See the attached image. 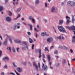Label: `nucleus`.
Segmentation results:
<instances>
[{
	"label": "nucleus",
	"instance_id": "41",
	"mask_svg": "<svg viewBox=\"0 0 75 75\" xmlns=\"http://www.w3.org/2000/svg\"><path fill=\"white\" fill-rule=\"evenodd\" d=\"M1 55H2V51L0 50V57L1 56Z\"/></svg>",
	"mask_w": 75,
	"mask_h": 75
},
{
	"label": "nucleus",
	"instance_id": "24",
	"mask_svg": "<svg viewBox=\"0 0 75 75\" xmlns=\"http://www.w3.org/2000/svg\"><path fill=\"white\" fill-rule=\"evenodd\" d=\"M3 10V7L0 5V11H1Z\"/></svg>",
	"mask_w": 75,
	"mask_h": 75
},
{
	"label": "nucleus",
	"instance_id": "10",
	"mask_svg": "<svg viewBox=\"0 0 75 75\" xmlns=\"http://www.w3.org/2000/svg\"><path fill=\"white\" fill-rule=\"evenodd\" d=\"M16 70L18 72H22V68H20V67H18L16 69Z\"/></svg>",
	"mask_w": 75,
	"mask_h": 75
},
{
	"label": "nucleus",
	"instance_id": "29",
	"mask_svg": "<svg viewBox=\"0 0 75 75\" xmlns=\"http://www.w3.org/2000/svg\"><path fill=\"white\" fill-rule=\"evenodd\" d=\"M21 8H19V9H18L16 11V12H17V13L19 12V11H21Z\"/></svg>",
	"mask_w": 75,
	"mask_h": 75
},
{
	"label": "nucleus",
	"instance_id": "18",
	"mask_svg": "<svg viewBox=\"0 0 75 75\" xmlns=\"http://www.w3.org/2000/svg\"><path fill=\"white\" fill-rule=\"evenodd\" d=\"M70 6H75V3L73 1H71V4Z\"/></svg>",
	"mask_w": 75,
	"mask_h": 75
},
{
	"label": "nucleus",
	"instance_id": "26",
	"mask_svg": "<svg viewBox=\"0 0 75 75\" xmlns=\"http://www.w3.org/2000/svg\"><path fill=\"white\" fill-rule=\"evenodd\" d=\"M66 60H65V59H64L63 60V65H64V64H65L66 63Z\"/></svg>",
	"mask_w": 75,
	"mask_h": 75
},
{
	"label": "nucleus",
	"instance_id": "54",
	"mask_svg": "<svg viewBox=\"0 0 75 75\" xmlns=\"http://www.w3.org/2000/svg\"><path fill=\"white\" fill-rule=\"evenodd\" d=\"M19 50V48L18 47L16 49V50L18 52V51H19V50Z\"/></svg>",
	"mask_w": 75,
	"mask_h": 75
},
{
	"label": "nucleus",
	"instance_id": "34",
	"mask_svg": "<svg viewBox=\"0 0 75 75\" xmlns=\"http://www.w3.org/2000/svg\"><path fill=\"white\" fill-rule=\"evenodd\" d=\"M23 44H25V45H27V42H23Z\"/></svg>",
	"mask_w": 75,
	"mask_h": 75
},
{
	"label": "nucleus",
	"instance_id": "46",
	"mask_svg": "<svg viewBox=\"0 0 75 75\" xmlns=\"http://www.w3.org/2000/svg\"><path fill=\"white\" fill-rule=\"evenodd\" d=\"M56 66L57 67H58V66H59V64L58 63V64H56Z\"/></svg>",
	"mask_w": 75,
	"mask_h": 75
},
{
	"label": "nucleus",
	"instance_id": "4",
	"mask_svg": "<svg viewBox=\"0 0 75 75\" xmlns=\"http://www.w3.org/2000/svg\"><path fill=\"white\" fill-rule=\"evenodd\" d=\"M41 35L42 36H43V37H44V36H49L50 35L48 34H47V33L46 32H42L41 33Z\"/></svg>",
	"mask_w": 75,
	"mask_h": 75
},
{
	"label": "nucleus",
	"instance_id": "12",
	"mask_svg": "<svg viewBox=\"0 0 75 75\" xmlns=\"http://www.w3.org/2000/svg\"><path fill=\"white\" fill-rule=\"evenodd\" d=\"M11 20V18L9 17H7L6 18V21L8 22H10Z\"/></svg>",
	"mask_w": 75,
	"mask_h": 75
},
{
	"label": "nucleus",
	"instance_id": "50",
	"mask_svg": "<svg viewBox=\"0 0 75 75\" xmlns=\"http://www.w3.org/2000/svg\"><path fill=\"white\" fill-rule=\"evenodd\" d=\"M27 34L28 35H31V33L30 32H28Z\"/></svg>",
	"mask_w": 75,
	"mask_h": 75
},
{
	"label": "nucleus",
	"instance_id": "13",
	"mask_svg": "<svg viewBox=\"0 0 75 75\" xmlns=\"http://www.w3.org/2000/svg\"><path fill=\"white\" fill-rule=\"evenodd\" d=\"M42 68H43V69H44V70H45V69H47V68H48V67H47V66L45 65L44 66V63L42 64Z\"/></svg>",
	"mask_w": 75,
	"mask_h": 75
},
{
	"label": "nucleus",
	"instance_id": "44",
	"mask_svg": "<svg viewBox=\"0 0 75 75\" xmlns=\"http://www.w3.org/2000/svg\"><path fill=\"white\" fill-rule=\"evenodd\" d=\"M4 67L5 68H6V69H7V68H8L7 67V65H5L4 66Z\"/></svg>",
	"mask_w": 75,
	"mask_h": 75
},
{
	"label": "nucleus",
	"instance_id": "63",
	"mask_svg": "<svg viewBox=\"0 0 75 75\" xmlns=\"http://www.w3.org/2000/svg\"><path fill=\"white\" fill-rule=\"evenodd\" d=\"M43 61L45 63V59H43Z\"/></svg>",
	"mask_w": 75,
	"mask_h": 75
},
{
	"label": "nucleus",
	"instance_id": "14",
	"mask_svg": "<svg viewBox=\"0 0 75 75\" xmlns=\"http://www.w3.org/2000/svg\"><path fill=\"white\" fill-rule=\"evenodd\" d=\"M62 38V40H64V37L62 36V35H61L58 37H57V39H59V40H61Z\"/></svg>",
	"mask_w": 75,
	"mask_h": 75
},
{
	"label": "nucleus",
	"instance_id": "23",
	"mask_svg": "<svg viewBox=\"0 0 75 75\" xmlns=\"http://www.w3.org/2000/svg\"><path fill=\"white\" fill-rule=\"evenodd\" d=\"M40 3V1L39 0H36V1L35 2V4H38Z\"/></svg>",
	"mask_w": 75,
	"mask_h": 75
},
{
	"label": "nucleus",
	"instance_id": "17",
	"mask_svg": "<svg viewBox=\"0 0 75 75\" xmlns=\"http://www.w3.org/2000/svg\"><path fill=\"white\" fill-rule=\"evenodd\" d=\"M51 11L52 12H55V8L54 7H52L51 8Z\"/></svg>",
	"mask_w": 75,
	"mask_h": 75
},
{
	"label": "nucleus",
	"instance_id": "60",
	"mask_svg": "<svg viewBox=\"0 0 75 75\" xmlns=\"http://www.w3.org/2000/svg\"><path fill=\"white\" fill-rule=\"evenodd\" d=\"M23 64L25 66V65H26V63L25 62H24Z\"/></svg>",
	"mask_w": 75,
	"mask_h": 75
},
{
	"label": "nucleus",
	"instance_id": "40",
	"mask_svg": "<svg viewBox=\"0 0 75 75\" xmlns=\"http://www.w3.org/2000/svg\"><path fill=\"white\" fill-rule=\"evenodd\" d=\"M45 7H47V3L46 2H45Z\"/></svg>",
	"mask_w": 75,
	"mask_h": 75
},
{
	"label": "nucleus",
	"instance_id": "52",
	"mask_svg": "<svg viewBox=\"0 0 75 75\" xmlns=\"http://www.w3.org/2000/svg\"><path fill=\"white\" fill-rule=\"evenodd\" d=\"M59 48H61V49H62V48H63V47H62V46H60L59 47Z\"/></svg>",
	"mask_w": 75,
	"mask_h": 75
},
{
	"label": "nucleus",
	"instance_id": "27",
	"mask_svg": "<svg viewBox=\"0 0 75 75\" xmlns=\"http://www.w3.org/2000/svg\"><path fill=\"white\" fill-rule=\"evenodd\" d=\"M63 48L65 50H68V48L66 47V46H64Z\"/></svg>",
	"mask_w": 75,
	"mask_h": 75
},
{
	"label": "nucleus",
	"instance_id": "32",
	"mask_svg": "<svg viewBox=\"0 0 75 75\" xmlns=\"http://www.w3.org/2000/svg\"><path fill=\"white\" fill-rule=\"evenodd\" d=\"M7 50H9L10 52H11V47H7Z\"/></svg>",
	"mask_w": 75,
	"mask_h": 75
},
{
	"label": "nucleus",
	"instance_id": "2",
	"mask_svg": "<svg viewBox=\"0 0 75 75\" xmlns=\"http://www.w3.org/2000/svg\"><path fill=\"white\" fill-rule=\"evenodd\" d=\"M67 28H68L69 30H75V27L74 25H72L71 27L69 26H66Z\"/></svg>",
	"mask_w": 75,
	"mask_h": 75
},
{
	"label": "nucleus",
	"instance_id": "1",
	"mask_svg": "<svg viewBox=\"0 0 75 75\" xmlns=\"http://www.w3.org/2000/svg\"><path fill=\"white\" fill-rule=\"evenodd\" d=\"M58 29L60 32L62 33H66L65 29L64 28L63 26H59L58 27Z\"/></svg>",
	"mask_w": 75,
	"mask_h": 75
},
{
	"label": "nucleus",
	"instance_id": "3",
	"mask_svg": "<svg viewBox=\"0 0 75 75\" xmlns=\"http://www.w3.org/2000/svg\"><path fill=\"white\" fill-rule=\"evenodd\" d=\"M33 66L35 67V68L36 69L37 71H38V66L36 64V62L35 61H34L33 62Z\"/></svg>",
	"mask_w": 75,
	"mask_h": 75
},
{
	"label": "nucleus",
	"instance_id": "57",
	"mask_svg": "<svg viewBox=\"0 0 75 75\" xmlns=\"http://www.w3.org/2000/svg\"><path fill=\"white\" fill-rule=\"evenodd\" d=\"M37 27L38 28H40V26H39V25H37Z\"/></svg>",
	"mask_w": 75,
	"mask_h": 75
},
{
	"label": "nucleus",
	"instance_id": "7",
	"mask_svg": "<svg viewBox=\"0 0 75 75\" xmlns=\"http://www.w3.org/2000/svg\"><path fill=\"white\" fill-rule=\"evenodd\" d=\"M6 35L7 37H8V38H9V40L10 41V43L11 44H12V42H13V41H12V39L10 37V36L8 35L7 34H6Z\"/></svg>",
	"mask_w": 75,
	"mask_h": 75
},
{
	"label": "nucleus",
	"instance_id": "11",
	"mask_svg": "<svg viewBox=\"0 0 75 75\" xmlns=\"http://www.w3.org/2000/svg\"><path fill=\"white\" fill-rule=\"evenodd\" d=\"M3 60L5 61V62H7L9 61V58L7 57H5L3 58Z\"/></svg>",
	"mask_w": 75,
	"mask_h": 75
},
{
	"label": "nucleus",
	"instance_id": "15",
	"mask_svg": "<svg viewBox=\"0 0 75 75\" xmlns=\"http://www.w3.org/2000/svg\"><path fill=\"white\" fill-rule=\"evenodd\" d=\"M15 42L16 43H21V41L18 39H15L14 40Z\"/></svg>",
	"mask_w": 75,
	"mask_h": 75
},
{
	"label": "nucleus",
	"instance_id": "6",
	"mask_svg": "<svg viewBox=\"0 0 75 75\" xmlns=\"http://www.w3.org/2000/svg\"><path fill=\"white\" fill-rule=\"evenodd\" d=\"M53 40V38H49L47 39V41L48 42L50 43Z\"/></svg>",
	"mask_w": 75,
	"mask_h": 75
},
{
	"label": "nucleus",
	"instance_id": "38",
	"mask_svg": "<svg viewBox=\"0 0 75 75\" xmlns=\"http://www.w3.org/2000/svg\"><path fill=\"white\" fill-rule=\"evenodd\" d=\"M70 51L72 54H74V52H73V50L72 49H70Z\"/></svg>",
	"mask_w": 75,
	"mask_h": 75
},
{
	"label": "nucleus",
	"instance_id": "59",
	"mask_svg": "<svg viewBox=\"0 0 75 75\" xmlns=\"http://www.w3.org/2000/svg\"><path fill=\"white\" fill-rule=\"evenodd\" d=\"M8 1V0H5V2L6 3H7Z\"/></svg>",
	"mask_w": 75,
	"mask_h": 75
},
{
	"label": "nucleus",
	"instance_id": "25",
	"mask_svg": "<svg viewBox=\"0 0 75 75\" xmlns=\"http://www.w3.org/2000/svg\"><path fill=\"white\" fill-rule=\"evenodd\" d=\"M29 42L30 43H32L33 42V40H32L31 38H29Z\"/></svg>",
	"mask_w": 75,
	"mask_h": 75
},
{
	"label": "nucleus",
	"instance_id": "48",
	"mask_svg": "<svg viewBox=\"0 0 75 75\" xmlns=\"http://www.w3.org/2000/svg\"><path fill=\"white\" fill-rule=\"evenodd\" d=\"M43 58H45V55L44 54H42Z\"/></svg>",
	"mask_w": 75,
	"mask_h": 75
},
{
	"label": "nucleus",
	"instance_id": "39",
	"mask_svg": "<svg viewBox=\"0 0 75 75\" xmlns=\"http://www.w3.org/2000/svg\"><path fill=\"white\" fill-rule=\"evenodd\" d=\"M17 15H18V16L17 17V18H19V17H20L21 15H20V14H17Z\"/></svg>",
	"mask_w": 75,
	"mask_h": 75
},
{
	"label": "nucleus",
	"instance_id": "47",
	"mask_svg": "<svg viewBox=\"0 0 75 75\" xmlns=\"http://www.w3.org/2000/svg\"><path fill=\"white\" fill-rule=\"evenodd\" d=\"M34 45H33L32 46V50L34 49Z\"/></svg>",
	"mask_w": 75,
	"mask_h": 75
},
{
	"label": "nucleus",
	"instance_id": "58",
	"mask_svg": "<svg viewBox=\"0 0 75 75\" xmlns=\"http://www.w3.org/2000/svg\"><path fill=\"white\" fill-rule=\"evenodd\" d=\"M71 17H72V18H74V16L73 15H71Z\"/></svg>",
	"mask_w": 75,
	"mask_h": 75
},
{
	"label": "nucleus",
	"instance_id": "33",
	"mask_svg": "<svg viewBox=\"0 0 75 75\" xmlns=\"http://www.w3.org/2000/svg\"><path fill=\"white\" fill-rule=\"evenodd\" d=\"M75 18H72V23H74V21H75Z\"/></svg>",
	"mask_w": 75,
	"mask_h": 75
},
{
	"label": "nucleus",
	"instance_id": "16",
	"mask_svg": "<svg viewBox=\"0 0 75 75\" xmlns=\"http://www.w3.org/2000/svg\"><path fill=\"white\" fill-rule=\"evenodd\" d=\"M8 40V39L7 38H6L5 40V41L4 42V44L5 45H7V40Z\"/></svg>",
	"mask_w": 75,
	"mask_h": 75
},
{
	"label": "nucleus",
	"instance_id": "20",
	"mask_svg": "<svg viewBox=\"0 0 75 75\" xmlns=\"http://www.w3.org/2000/svg\"><path fill=\"white\" fill-rule=\"evenodd\" d=\"M8 12L9 16H13V13H12L10 12V11H8Z\"/></svg>",
	"mask_w": 75,
	"mask_h": 75
},
{
	"label": "nucleus",
	"instance_id": "43",
	"mask_svg": "<svg viewBox=\"0 0 75 75\" xmlns=\"http://www.w3.org/2000/svg\"><path fill=\"white\" fill-rule=\"evenodd\" d=\"M14 71H15V72H16V73L17 74V75H20V74H18V73L17 72V71H16L15 70Z\"/></svg>",
	"mask_w": 75,
	"mask_h": 75
},
{
	"label": "nucleus",
	"instance_id": "45",
	"mask_svg": "<svg viewBox=\"0 0 75 75\" xmlns=\"http://www.w3.org/2000/svg\"><path fill=\"white\" fill-rule=\"evenodd\" d=\"M12 50L13 52H16V51L15 50V49H14V48H12Z\"/></svg>",
	"mask_w": 75,
	"mask_h": 75
},
{
	"label": "nucleus",
	"instance_id": "22",
	"mask_svg": "<svg viewBox=\"0 0 75 75\" xmlns=\"http://www.w3.org/2000/svg\"><path fill=\"white\" fill-rule=\"evenodd\" d=\"M12 64L14 67H15V68H17V65H16V64H15V63L14 62H12Z\"/></svg>",
	"mask_w": 75,
	"mask_h": 75
},
{
	"label": "nucleus",
	"instance_id": "9",
	"mask_svg": "<svg viewBox=\"0 0 75 75\" xmlns=\"http://www.w3.org/2000/svg\"><path fill=\"white\" fill-rule=\"evenodd\" d=\"M66 18L67 19V24H68L69 23V20H70V18L68 17V16H66Z\"/></svg>",
	"mask_w": 75,
	"mask_h": 75
},
{
	"label": "nucleus",
	"instance_id": "55",
	"mask_svg": "<svg viewBox=\"0 0 75 75\" xmlns=\"http://www.w3.org/2000/svg\"><path fill=\"white\" fill-rule=\"evenodd\" d=\"M26 45V47H25L26 48H27V49H28V46L27 45Z\"/></svg>",
	"mask_w": 75,
	"mask_h": 75
},
{
	"label": "nucleus",
	"instance_id": "8",
	"mask_svg": "<svg viewBox=\"0 0 75 75\" xmlns=\"http://www.w3.org/2000/svg\"><path fill=\"white\" fill-rule=\"evenodd\" d=\"M29 19L30 20H32L33 22V23H35V19L33 18V17L31 16H29Z\"/></svg>",
	"mask_w": 75,
	"mask_h": 75
},
{
	"label": "nucleus",
	"instance_id": "21",
	"mask_svg": "<svg viewBox=\"0 0 75 75\" xmlns=\"http://www.w3.org/2000/svg\"><path fill=\"white\" fill-rule=\"evenodd\" d=\"M13 4L14 5V6H17L18 4V2H13Z\"/></svg>",
	"mask_w": 75,
	"mask_h": 75
},
{
	"label": "nucleus",
	"instance_id": "28",
	"mask_svg": "<svg viewBox=\"0 0 75 75\" xmlns=\"http://www.w3.org/2000/svg\"><path fill=\"white\" fill-rule=\"evenodd\" d=\"M71 1H69L67 3V5H68V6H71Z\"/></svg>",
	"mask_w": 75,
	"mask_h": 75
},
{
	"label": "nucleus",
	"instance_id": "37",
	"mask_svg": "<svg viewBox=\"0 0 75 75\" xmlns=\"http://www.w3.org/2000/svg\"><path fill=\"white\" fill-rule=\"evenodd\" d=\"M45 51H49V50H48V49L47 48V47H46L45 49Z\"/></svg>",
	"mask_w": 75,
	"mask_h": 75
},
{
	"label": "nucleus",
	"instance_id": "19",
	"mask_svg": "<svg viewBox=\"0 0 75 75\" xmlns=\"http://www.w3.org/2000/svg\"><path fill=\"white\" fill-rule=\"evenodd\" d=\"M47 59L49 61H51V57L49 54L47 55Z\"/></svg>",
	"mask_w": 75,
	"mask_h": 75
},
{
	"label": "nucleus",
	"instance_id": "5",
	"mask_svg": "<svg viewBox=\"0 0 75 75\" xmlns=\"http://www.w3.org/2000/svg\"><path fill=\"white\" fill-rule=\"evenodd\" d=\"M35 51L37 52L38 51V52L39 53V58H40L41 57V49H36L35 50Z\"/></svg>",
	"mask_w": 75,
	"mask_h": 75
},
{
	"label": "nucleus",
	"instance_id": "51",
	"mask_svg": "<svg viewBox=\"0 0 75 75\" xmlns=\"http://www.w3.org/2000/svg\"><path fill=\"white\" fill-rule=\"evenodd\" d=\"M38 66L39 68H40V63H38Z\"/></svg>",
	"mask_w": 75,
	"mask_h": 75
},
{
	"label": "nucleus",
	"instance_id": "56",
	"mask_svg": "<svg viewBox=\"0 0 75 75\" xmlns=\"http://www.w3.org/2000/svg\"><path fill=\"white\" fill-rule=\"evenodd\" d=\"M1 75H4V73L3 72H1Z\"/></svg>",
	"mask_w": 75,
	"mask_h": 75
},
{
	"label": "nucleus",
	"instance_id": "49",
	"mask_svg": "<svg viewBox=\"0 0 75 75\" xmlns=\"http://www.w3.org/2000/svg\"><path fill=\"white\" fill-rule=\"evenodd\" d=\"M23 24H24V25H27V23H26L23 22Z\"/></svg>",
	"mask_w": 75,
	"mask_h": 75
},
{
	"label": "nucleus",
	"instance_id": "64",
	"mask_svg": "<svg viewBox=\"0 0 75 75\" xmlns=\"http://www.w3.org/2000/svg\"><path fill=\"white\" fill-rule=\"evenodd\" d=\"M73 39H75V36H73L72 37Z\"/></svg>",
	"mask_w": 75,
	"mask_h": 75
},
{
	"label": "nucleus",
	"instance_id": "36",
	"mask_svg": "<svg viewBox=\"0 0 75 75\" xmlns=\"http://www.w3.org/2000/svg\"><path fill=\"white\" fill-rule=\"evenodd\" d=\"M30 30H32V28H33V26L32 25H30Z\"/></svg>",
	"mask_w": 75,
	"mask_h": 75
},
{
	"label": "nucleus",
	"instance_id": "42",
	"mask_svg": "<svg viewBox=\"0 0 75 75\" xmlns=\"http://www.w3.org/2000/svg\"><path fill=\"white\" fill-rule=\"evenodd\" d=\"M75 39H73L72 40V42L73 43H75Z\"/></svg>",
	"mask_w": 75,
	"mask_h": 75
},
{
	"label": "nucleus",
	"instance_id": "31",
	"mask_svg": "<svg viewBox=\"0 0 75 75\" xmlns=\"http://www.w3.org/2000/svg\"><path fill=\"white\" fill-rule=\"evenodd\" d=\"M58 52L57 50H56L54 51V54H58Z\"/></svg>",
	"mask_w": 75,
	"mask_h": 75
},
{
	"label": "nucleus",
	"instance_id": "61",
	"mask_svg": "<svg viewBox=\"0 0 75 75\" xmlns=\"http://www.w3.org/2000/svg\"><path fill=\"white\" fill-rule=\"evenodd\" d=\"M44 21H45V22H47V20L46 19H44Z\"/></svg>",
	"mask_w": 75,
	"mask_h": 75
},
{
	"label": "nucleus",
	"instance_id": "62",
	"mask_svg": "<svg viewBox=\"0 0 75 75\" xmlns=\"http://www.w3.org/2000/svg\"><path fill=\"white\" fill-rule=\"evenodd\" d=\"M17 25H20V23H17Z\"/></svg>",
	"mask_w": 75,
	"mask_h": 75
},
{
	"label": "nucleus",
	"instance_id": "30",
	"mask_svg": "<svg viewBox=\"0 0 75 75\" xmlns=\"http://www.w3.org/2000/svg\"><path fill=\"white\" fill-rule=\"evenodd\" d=\"M59 23L60 24H62L63 23V21L62 20H59Z\"/></svg>",
	"mask_w": 75,
	"mask_h": 75
},
{
	"label": "nucleus",
	"instance_id": "53",
	"mask_svg": "<svg viewBox=\"0 0 75 75\" xmlns=\"http://www.w3.org/2000/svg\"><path fill=\"white\" fill-rule=\"evenodd\" d=\"M10 74L11 75H15V74H14V73H13L11 72Z\"/></svg>",
	"mask_w": 75,
	"mask_h": 75
},
{
	"label": "nucleus",
	"instance_id": "35",
	"mask_svg": "<svg viewBox=\"0 0 75 75\" xmlns=\"http://www.w3.org/2000/svg\"><path fill=\"white\" fill-rule=\"evenodd\" d=\"M17 25H15L13 26V30H16V27H17Z\"/></svg>",
	"mask_w": 75,
	"mask_h": 75
}]
</instances>
